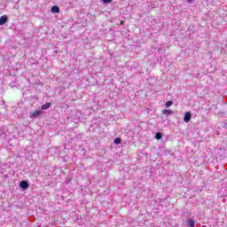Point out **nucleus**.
<instances>
[{
    "mask_svg": "<svg viewBox=\"0 0 227 227\" xmlns=\"http://www.w3.org/2000/svg\"><path fill=\"white\" fill-rule=\"evenodd\" d=\"M114 143V145H120L121 143V138H120V137L115 138Z\"/></svg>",
    "mask_w": 227,
    "mask_h": 227,
    "instance_id": "nucleus-9",
    "label": "nucleus"
},
{
    "mask_svg": "<svg viewBox=\"0 0 227 227\" xmlns=\"http://www.w3.org/2000/svg\"><path fill=\"white\" fill-rule=\"evenodd\" d=\"M165 106H166V107H171V106H173V101H167L165 103Z\"/></svg>",
    "mask_w": 227,
    "mask_h": 227,
    "instance_id": "nucleus-11",
    "label": "nucleus"
},
{
    "mask_svg": "<svg viewBox=\"0 0 227 227\" xmlns=\"http://www.w3.org/2000/svg\"><path fill=\"white\" fill-rule=\"evenodd\" d=\"M155 139H162V133L157 132L155 135Z\"/></svg>",
    "mask_w": 227,
    "mask_h": 227,
    "instance_id": "nucleus-8",
    "label": "nucleus"
},
{
    "mask_svg": "<svg viewBox=\"0 0 227 227\" xmlns=\"http://www.w3.org/2000/svg\"><path fill=\"white\" fill-rule=\"evenodd\" d=\"M51 106H52V103H46L45 105H43L41 106V109L43 111H47V109H49V107H51Z\"/></svg>",
    "mask_w": 227,
    "mask_h": 227,
    "instance_id": "nucleus-5",
    "label": "nucleus"
},
{
    "mask_svg": "<svg viewBox=\"0 0 227 227\" xmlns=\"http://www.w3.org/2000/svg\"><path fill=\"white\" fill-rule=\"evenodd\" d=\"M191 118H192L191 113L186 112L184 117V121H185V123H189V121H191Z\"/></svg>",
    "mask_w": 227,
    "mask_h": 227,
    "instance_id": "nucleus-2",
    "label": "nucleus"
},
{
    "mask_svg": "<svg viewBox=\"0 0 227 227\" xmlns=\"http://www.w3.org/2000/svg\"><path fill=\"white\" fill-rule=\"evenodd\" d=\"M20 189H23V191H26L29 188V183L27 181L23 180L20 183Z\"/></svg>",
    "mask_w": 227,
    "mask_h": 227,
    "instance_id": "nucleus-1",
    "label": "nucleus"
},
{
    "mask_svg": "<svg viewBox=\"0 0 227 227\" xmlns=\"http://www.w3.org/2000/svg\"><path fill=\"white\" fill-rule=\"evenodd\" d=\"M187 3H189V4H192V3H194V0H186Z\"/></svg>",
    "mask_w": 227,
    "mask_h": 227,
    "instance_id": "nucleus-13",
    "label": "nucleus"
},
{
    "mask_svg": "<svg viewBox=\"0 0 227 227\" xmlns=\"http://www.w3.org/2000/svg\"><path fill=\"white\" fill-rule=\"evenodd\" d=\"M51 12L52 13H59V6L54 5L51 7Z\"/></svg>",
    "mask_w": 227,
    "mask_h": 227,
    "instance_id": "nucleus-6",
    "label": "nucleus"
},
{
    "mask_svg": "<svg viewBox=\"0 0 227 227\" xmlns=\"http://www.w3.org/2000/svg\"><path fill=\"white\" fill-rule=\"evenodd\" d=\"M103 3H105V4H109V3H113V0H103Z\"/></svg>",
    "mask_w": 227,
    "mask_h": 227,
    "instance_id": "nucleus-12",
    "label": "nucleus"
},
{
    "mask_svg": "<svg viewBox=\"0 0 227 227\" xmlns=\"http://www.w3.org/2000/svg\"><path fill=\"white\" fill-rule=\"evenodd\" d=\"M162 114H165L167 116H171V114H173V111L165 109L162 111Z\"/></svg>",
    "mask_w": 227,
    "mask_h": 227,
    "instance_id": "nucleus-7",
    "label": "nucleus"
},
{
    "mask_svg": "<svg viewBox=\"0 0 227 227\" xmlns=\"http://www.w3.org/2000/svg\"><path fill=\"white\" fill-rule=\"evenodd\" d=\"M40 114H42L41 111H35L33 113V116H35V118H36V116H40Z\"/></svg>",
    "mask_w": 227,
    "mask_h": 227,
    "instance_id": "nucleus-10",
    "label": "nucleus"
},
{
    "mask_svg": "<svg viewBox=\"0 0 227 227\" xmlns=\"http://www.w3.org/2000/svg\"><path fill=\"white\" fill-rule=\"evenodd\" d=\"M187 226L189 227H194L196 226V222L192 218H190L187 220Z\"/></svg>",
    "mask_w": 227,
    "mask_h": 227,
    "instance_id": "nucleus-4",
    "label": "nucleus"
},
{
    "mask_svg": "<svg viewBox=\"0 0 227 227\" xmlns=\"http://www.w3.org/2000/svg\"><path fill=\"white\" fill-rule=\"evenodd\" d=\"M8 22V16L4 15L0 17V26H4Z\"/></svg>",
    "mask_w": 227,
    "mask_h": 227,
    "instance_id": "nucleus-3",
    "label": "nucleus"
}]
</instances>
